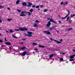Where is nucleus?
I'll use <instances>...</instances> for the list:
<instances>
[{
    "instance_id": "obj_1",
    "label": "nucleus",
    "mask_w": 75,
    "mask_h": 75,
    "mask_svg": "<svg viewBox=\"0 0 75 75\" xmlns=\"http://www.w3.org/2000/svg\"><path fill=\"white\" fill-rule=\"evenodd\" d=\"M25 13H26V11H23L22 12H21V15H20V16L21 17H24V16H25V15L24 14H25Z\"/></svg>"
},
{
    "instance_id": "obj_2",
    "label": "nucleus",
    "mask_w": 75,
    "mask_h": 75,
    "mask_svg": "<svg viewBox=\"0 0 75 75\" xmlns=\"http://www.w3.org/2000/svg\"><path fill=\"white\" fill-rule=\"evenodd\" d=\"M28 36L27 37H32V35H31L30 34H33V32H28Z\"/></svg>"
},
{
    "instance_id": "obj_3",
    "label": "nucleus",
    "mask_w": 75,
    "mask_h": 75,
    "mask_svg": "<svg viewBox=\"0 0 75 75\" xmlns=\"http://www.w3.org/2000/svg\"><path fill=\"white\" fill-rule=\"evenodd\" d=\"M50 21V22H52V23H55V24H57V22L54 21L52 19H50V21Z\"/></svg>"
},
{
    "instance_id": "obj_4",
    "label": "nucleus",
    "mask_w": 75,
    "mask_h": 75,
    "mask_svg": "<svg viewBox=\"0 0 75 75\" xmlns=\"http://www.w3.org/2000/svg\"><path fill=\"white\" fill-rule=\"evenodd\" d=\"M27 54V52H23L22 53L21 55L22 56H25Z\"/></svg>"
},
{
    "instance_id": "obj_5",
    "label": "nucleus",
    "mask_w": 75,
    "mask_h": 75,
    "mask_svg": "<svg viewBox=\"0 0 75 75\" xmlns=\"http://www.w3.org/2000/svg\"><path fill=\"white\" fill-rule=\"evenodd\" d=\"M44 33L47 35H49V34L51 35V33L48 31H44Z\"/></svg>"
},
{
    "instance_id": "obj_6",
    "label": "nucleus",
    "mask_w": 75,
    "mask_h": 75,
    "mask_svg": "<svg viewBox=\"0 0 75 75\" xmlns=\"http://www.w3.org/2000/svg\"><path fill=\"white\" fill-rule=\"evenodd\" d=\"M51 25V22L50 21H49L47 23L46 25V27H50Z\"/></svg>"
},
{
    "instance_id": "obj_7",
    "label": "nucleus",
    "mask_w": 75,
    "mask_h": 75,
    "mask_svg": "<svg viewBox=\"0 0 75 75\" xmlns=\"http://www.w3.org/2000/svg\"><path fill=\"white\" fill-rule=\"evenodd\" d=\"M26 14L28 16H31L32 14L31 13H30V12H26Z\"/></svg>"
},
{
    "instance_id": "obj_8",
    "label": "nucleus",
    "mask_w": 75,
    "mask_h": 75,
    "mask_svg": "<svg viewBox=\"0 0 75 75\" xmlns=\"http://www.w3.org/2000/svg\"><path fill=\"white\" fill-rule=\"evenodd\" d=\"M33 5V4L30 3H28V4L27 5V7H31Z\"/></svg>"
},
{
    "instance_id": "obj_9",
    "label": "nucleus",
    "mask_w": 75,
    "mask_h": 75,
    "mask_svg": "<svg viewBox=\"0 0 75 75\" xmlns=\"http://www.w3.org/2000/svg\"><path fill=\"white\" fill-rule=\"evenodd\" d=\"M22 5L23 6H26L27 7V3L25 2H23L22 3Z\"/></svg>"
},
{
    "instance_id": "obj_10",
    "label": "nucleus",
    "mask_w": 75,
    "mask_h": 75,
    "mask_svg": "<svg viewBox=\"0 0 75 75\" xmlns=\"http://www.w3.org/2000/svg\"><path fill=\"white\" fill-rule=\"evenodd\" d=\"M19 30L20 31H24V28H19Z\"/></svg>"
},
{
    "instance_id": "obj_11",
    "label": "nucleus",
    "mask_w": 75,
    "mask_h": 75,
    "mask_svg": "<svg viewBox=\"0 0 75 75\" xmlns=\"http://www.w3.org/2000/svg\"><path fill=\"white\" fill-rule=\"evenodd\" d=\"M26 49L25 47H22L20 48V50H24L25 49Z\"/></svg>"
},
{
    "instance_id": "obj_12",
    "label": "nucleus",
    "mask_w": 75,
    "mask_h": 75,
    "mask_svg": "<svg viewBox=\"0 0 75 75\" xmlns=\"http://www.w3.org/2000/svg\"><path fill=\"white\" fill-rule=\"evenodd\" d=\"M53 41H56L57 43H58V44H60V43H61L62 42L59 41H57V40H53Z\"/></svg>"
},
{
    "instance_id": "obj_13",
    "label": "nucleus",
    "mask_w": 75,
    "mask_h": 75,
    "mask_svg": "<svg viewBox=\"0 0 75 75\" xmlns=\"http://www.w3.org/2000/svg\"><path fill=\"white\" fill-rule=\"evenodd\" d=\"M74 57H75V55H74L73 56H71L70 57V58H71V59H73V58H74Z\"/></svg>"
},
{
    "instance_id": "obj_14",
    "label": "nucleus",
    "mask_w": 75,
    "mask_h": 75,
    "mask_svg": "<svg viewBox=\"0 0 75 75\" xmlns=\"http://www.w3.org/2000/svg\"><path fill=\"white\" fill-rule=\"evenodd\" d=\"M72 22V21L71 20V19H69V23L70 24H71Z\"/></svg>"
},
{
    "instance_id": "obj_15",
    "label": "nucleus",
    "mask_w": 75,
    "mask_h": 75,
    "mask_svg": "<svg viewBox=\"0 0 75 75\" xmlns=\"http://www.w3.org/2000/svg\"><path fill=\"white\" fill-rule=\"evenodd\" d=\"M19 2H20V0H18L16 2V4H19Z\"/></svg>"
},
{
    "instance_id": "obj_16",
    "label": "nucleus",
    "mask_w": 75,
    "mask_h": 75,
    "mask_svg": "<svg viewBox=\"0 0 75 75\" xmlns=\"http://www.w3.org/2000/svg\"><path fill=\"white\" fill-rule=\"evenodd\" d=\"M6 44L7 45H10L11 44V43H10V42H7L6 43Z\"/></svg>"
},
{
    "instance_id": "obj_17",
    "label": "nucleus",
    "mask_w": 75,
    "mask_h": 75,
    "mask_svg": "<svg viewBox=\"0 0 75 75\" xmlns=\"http://www.w3.org/2000/svg\"><path fill=\"white\" fill-rule=\"evenodd\" d=\"M67 11H68V14L66 15L67 16H69V13H70V11H69L68 10H67Z\"/></svg>"
},
{
    "instance_id": "obj_18",
    "label": "nucleus",
    "mask_w": 75,
    "mask_h": 75,
    "mask_svg": "<svg viewBox=\"0 0 75 75\" xmlns=\"http://www.w3.org/2000/svg\"><path fill=\"white\" fill-rule=\"evenodd\" d=\"M48 11V9H45L44 11H43L44 12H47V11Z\"/></svg>"
},
{
    "instance_id": "obj_19",
    "label": "nucleus",
    "mask_w": 75,
    "mask_h": 75,
    "mask_svg": "<svg viewBox=\"0 0 75 75\" xmlns=\"http://www.w3.org/2000/svg\"><path fill=\"white\" fill-rule=\"evenodd\" d=\"M33 26L34 27H38L37 25V24L35 23L34 25Z\"/></svg>"
},
{
    "instance_id": "obj_20",
    "label": "nucleus",
    "mask_w": 75,
    "mask_h": 75,
    "mask_svg": "<svg viewBox=\"0 0 75 75\" xmlns=\"http://www.w3.org/2000/svg\"><path fill=\"white\" fill-rule=\"evenodd\" d=\"M53 56H54V55L53 54H50L49 57L50 58H52V57Z\"/></svg>"
},
{
    "instance_id": "obj_21",
    "label": "nucleus",
    "mask_w": 75,
    "mask_h": 75,
    "mask_svg": "<svg viewBox=\"0 0 75 75\" xmlns=\"http://www.w3.org/2000/svg\"><path fill=\"white\" fill-rule=\"evenodd\" d=\"M39 47H40V48H44V46H42L41 45H39Z\"/></svg>"
},
{
    "instance_id": "obj_22",
    "label": "nucleus",
    "mask_w": 75,
    "mask_h": 75,
    "mask_svg": "<svg viewBox=\"0 0 75 75\" xmlns=\"http://www.w3.org/2000/svg\"><path fill=\"white\" fill-rule=\"evenodd\" d=\"M4 8V6H2L1 5H0V9H1V8Z\"/></svg>"
},
{
    "instance_id": "obj_23",
    "label": "nucleus",
    "mask_w": 75,
    "mask_h": 75,
    "mask_svg": "<svg viewBox=\"0 0 75 75\" xmlns=\"http://www.w3.org/2000/svg\"><path fill=\"white\" fill-rule=\"evenodd\" d=\"M75 16V14H74L73 15H70V17H72Z\"/></svg>"
},
{
    "instance_id": "obj_24",
    "label": "nucleus",
    "mask_w": 75,
    "mask_h": 75,
    "mask_svg": "<svg viewBox=\"0 0 75 75\" xmlns=\"http://www.w3.org/2000/svg\"><path fill=\"white\" fill-rule=\"evenodd\" d=\"M17 11L19 13H20V12H21V10H20L19 9H17Z\"/></svg>"
},
{
    "instance_id": "obj_25",
    "label": "nucleus",
    "mask_w": 75,
    "mask_h": 75,
    "mask_svg": "<svg viewBox=\"0 0 75 75\" xmlns=\"http://www.w3.org/2000/svg\"><path fill=\"white\" fill-rule=\"evenodd\" d=\"M7 21H11L12 20V19H10V18H8L7 20Z\"/></svg>"
},
{
    "instance_id": "obj_26",
    "label": "nucleus",
    "mask_w": 75,
    "mask_h": 75,
    "mask_svg": "<svg viewBox=\"0 0 75 75\" xmlns=\"http://www.w3.org/2000/svg\"><path fill=\"white\" fill-rule=\"evenodd\" d=\"M67 16L66 15L64 18H62V20H64V19H65V18H67Z\"/></svg>"
},
{
    "instance_id": "obj_27",
    "label": "nucleus",
    "mask_w": 75,
    "mask_h": 75,
    "mask_svg": "<svg viewBox=\"0 0 75 75\" xmlns=\"http://www.w3.org/2000/svg\"><path fill=\"white\" fill-rule=\"evenodd\" d=\"M24 30H25V31H27V30H28V29L23 28V31H24Z\"/></svg>"
},
{
    "instance_id": "obj_28",
    "label": "nucleus",
    "mask_w": 75,
    "mask_h": 75,
    "mask_svg": "<svg viewBox=\"0 0 75 75\" xmlns=\"http://www.w3.org/2000/svg\"><path fill=\"white\" fill-rule=\"evenodd\" d=\"M30 12L32 13V12H33V9H31V10H30Z\"/></svg>"
},
{
    "instance_id": "obj_29",
    "label": "nucleus",
    "mask_w": 75,
    "mask_h": 75,
    "mask_svg": "<svg viewBox=\"0 0 75 75\" xmlns=\"http://www.w3.org/2000/svg\"><path fill=\"white\" fill-rule=\"evenodd\" d=\"M32 44L33 45H37V44L35 43H33Z\"/></svg>"
},
{
    "instance_id": "obj_30",
    "label": "nucleus",
    "mask_w": 75,
    "mask_h": 75,
    "mask_svg": "<svg viewBox=\"0 0 75 75\" xmlns=\"http://www.w3.org/2000/svg\"><path fill=\"white\" fill-rule=\"evenodd\" d=\"M72 29V28H70L68 30L69 31H70Z\"/></svg>"
},
{
    "instance_id": "obj_31",
    "label": "nucleus",
    "mask_w": 75,
    "mask_h": 75,
    "mask_svg": "<svg viewBox=\"0 0 75 75\" xmlns=\"http://www.w3.org/2000/svg\"><path fill=\"white\" fill-rule=\"evenodd\" d=\"M12 36H13V37L14 38H17V37L14 36V35L13 34L12 35Z\"/></svg>"
},
{
    "instance_id": "obj_32",
    "label": "nucleus",
    "mask_w": 75,
    "mask_h": 75,
    "mask_svg": "<svg viewBox=\"0 0 75 75\" xmlns=\"http://www.w3.org/2000/svg\"><path fill=\"white\" fill-rule=\"evenodd\" d=\"M69 61H74V59H69Z\"/></svg>"
},
{
    "instance_id": "obj_33",
    "label": "nucleus",
    "mask_w": 75,
    "mask_h": 75,
    "mask_svg": "<svg viewBox=\"0 0 75 75\" xmlns=\"http://www.w3.org/2000/svg\"><path fill=\"white\" fill-rule=\"evenodd\" d=\"M10 33H13V32H14L13 31V30H10Z\"/></svg>"
},
{
    "instance_id": "obj_34",
    "label": "nucleus",
    "mask_w": 75,
    "mask_h": 75,
    "mask_svg": "<svg viewBox=\"0 0 75 75\" xmlns=\"http://www.w3.org/2000/svg\"><path fill=\"white\" fill-rule=\"evenodd\" d=\"M24 35H25V36H28V34H27L25 33H24Z\"/></svg>"
},
{
    "instance_id": "obj_35",
    "label": "nucleus",
    "mask_w": 75,
    "mask_h": 75,
    "mask_svg": "<svg viewBox=\"0 0 75 75\" xmlns=\"http://www.w3.org/2000/svg\"><path fill=\"white\" fill-rule=\"evenodd\" d=\"M39 7H40V6H36V8H39Z\"/></svg>"
},
{
    "instance_id": "obj_36",
    "label": "nucleus",
    "mask_w": 75,
    "mask_h": 75,
    "mask_svg": "<svg viewBox=\"0 0 75 75\" xmlns=\"http://www.w3.org/2000/svg\"><path fill=\"white\" fill-rule=\"evenodd\" d=\"M15 31H19V29H15Z\"/></svg>"
},
{
    "instance_id": "obj_37",
    "label": "nucleus",
    "mask_w": 75,
    "mask_h": 75,
    "mask_svg": "<svg viewBox=\"0 0 75 75\" xmlns=\"http://www.w3.org/2000/svg\"><path fill=\"white\" fill-rule=\"evenodd\" d=\"M54 28V27H52V28H50V30H52V29Z\"/></svg>"
},
{
    "instance_id": "obj_38",
    "label": "nucleus",
    "mask_w": 75,
    "mask_h": 75,
    "mask_svg": "<svg viewBox=\"0 0 75 75\" xmlns=\"http://www.w3.org/2000/svg\"><path fill=\"white\" fill-rule=\"evenodd\" d=\"M39 21H38V20H37L35 21L36 23H39Z\"/></svg>"
},
{
    "instance_id": "obj_39",
    "label": "nucleus",
    "mask_w": 75,
    "mask_h": 75,
    "mask_svg": "<svg viewBox=\"0 0 75 75\" xmlns=\"http://www.w3.org/2000/svg\"><path fill=\"white\" fill-rule=\"evenodd\" d=\"M63 60V58H62L60 59V60L61 61H62Z\"/></svg>"
},
{
    "instance_id": "obj_40",
    "label": "nucleus",
    "mask_w": 75,
    "mask_h": 75,
    "mask_svg": "<svg viewBox=\"0 0 75 75\" xmlns=\"http://www.w3.org/2000/svg\"><path fill=\"white\" fill-rule=\"evenodd\" d=\"M63 3H64V2H63V1H62L61 2L60 4H63Z\"/></svg>"
},
{
    "instance_id": "obj_41",
    "label": "nucleus",
    "mask_w": 75,
    "mask_h": 75,
    "mask_svg": "<svg viewBox=\"0 0 75 75\" xmlns=\"http://www.w3.org/2000/svg\"><path fill=\"white\" fill-rule=\"evenodd\" d=\"M69 17H68L67 18V21H68V20H69Z\"/></svg>"
},
{
    "instance_id": "obj_42",
    "label": "nucleus",
    "mask_w": 75,
    "mask_h": 75,
    "mask_svg": "<svg viewBox=\"0 0 75 75\" xmlns=\"http://www.w3.org/2000/svg\"><path fill=\"white\" fill-rule=\"evenodd\" d=\"M3 42V41L2 40H0V42Z\"/></svg>"
},
{
    "instance_id": "obj_43",
    "label": "nucleus",
    "mask_w": 75,
    "mask_h": 75,
    "mask_svg": "<svg viewBox=\"0 0 75 75\" xmlns=\"http://www.w3.org/2000/svg\"><path fill=\"white\" fill-rule=\"evenodd\" d=\"M34 50H35V51H38V49L37 48H35L34 49Z\"/></svg>"
},
{
    "instance_id": "obj_44",
    "label": "nucleus",
    "mask_w": 75,
    "mask_h": 75,
    "mask_svg": "<svg viewBox=\"0 0 75 75\" xmlns=\"http://www.w3.org/2000/svg\"><path fill=\"white\" fill-rule=\"evenodd\" d=\"M43 6H43V5L40 6V7H43Z\"/></svg>"
},
{
    "instance_id": "obj_45",
    "label": "nucleus",
    "mask_w": 75,
    "mask_h": 75,
    "mask_svg": "<svg viewBox=\"0 0 75 75\" xmlns=\"http://www.w3.org/2000/svg\"><path fill=\"white\" fill-rule=\"evenodd\" d=\"M68 2H65V4H68Z\"/></svg>"
},
{
    "instance_id": "obj_46",
    "label": "nucleus",
    "mask_w": 75,
    "mask_h": 75,
    "mask_svg": "<svg viewBox=\"0 0 75 75\" xmlns=\"http://www.w3.org/2000/svg\"><path fill=\"white\" fill-rule=\"evenodd\" d=\"M6 33H9V32L8 31V30H6Z\"/></svg>"
},
{
    "instance_id": "obj_47",
    "label": "nucleus",
    "mask_w": 75,
    "mask_h": 75,
    "mask_svg": "<svg viewBox=\"0 0 75 75\" xmlns=\"http://www.w3.org/2000/svg\"><path fill=\"white\" fill-rule=\"evenodd\" d=\"M32 7L34 8V7H35V5H33V6H32Z\"/></svg>"
},
{
    "instance_id": "obj_48",
    "label": "nucleus",
    "mask_w": 75,
    "mask_h": 75,
    "mask_svg": "<svg viewBox=\"0 0 75 75\" xmlns=\"http://www.w3.org/2000/svg\"><path fill=\"white\" fill-rule=\"evenodd\" d=\"M50 40H51V41H53V39L52 38H50Z\"/></svg>"
},
{
    "instance_id": "obj_49",
    "label": "nucleus",
    "mask_w": 75,
    "mask_h": 75,
    "mask_svg": "<svg viewBox=\"0 0 75 75\" xmlns=\"http://www.w3.org/2000/svg\"><path fill=\"white\" fill-rule=\"evenodd\" d=\"M47 20H50V18H47Z\"/></svg>"
},
{
    "instance_id": "obj_50",
    "label": "nucleus",
    "mask_w": 75,
    "mask_h": 75,
    "mask_svg": "<svg viewBox=\"0 0 75 75\" xmlns=\"http://www.w3.org/2000/svg\"><path fill=\"white\" fill-rule=\"evenodd\" d=\"M0 23H2V21H1V19L0 18Z\"/></svg>"
},
{
    "instance_id": "obj_51",
    "label": "nucleus",
    "mask_w": 75,
    "mask_h": 75,
    "mask_svg": "<svg viewBox=\"0 0 75 75\" xmlns=\"http://www.w3.org/2000/svg\"><path fill=\"white\" fill-rule=\"evenodd\" d=\"M4 47V45H2L1 46V47Z\"/></svg>"
},
{
    "instance_id": "obj_52",
    "label": "nucleus",
    "mask_w": 75,
    "mask_h": 75,
    "mask_svg": "<svg viewBox=\"0 0 75 75\" xmlns=\"http://www.w3.org/2000/svg\"><path fill=\"white\" fill-rule=\"evenodd\" d=\"M20 43L21 44H24V43L22 42H20Z\"/></svg>"
},
{
    "instance_id": "obj_53",
    "label": "nucleus",
    "mask_w": 75,
    "mask_h": 75,
    "mask_svg": "<svg viewBox=\"0 0 75 75\" xmlns=\"http://www.w3.org/2000/svg\"><path fill=\"white\" fill-rule=\"evenodd\" d=\"M58 17L59 18H61V16H58Z\"/></svg>"
},
{
    "instance_id": "obj_54",
    "label": "nucleus",
    "mask_w": 75,
    "mask_h": 75,
    "mask_svg": "<svg viewBox=\"0 0 75 75\" xmlns=\"http://www.w3.org/2000/svg\"><path fill=\"white\" fill-rule=\"evenodd\" d=\"M63 6H65V3H63Z\"/></svg>"
},
{
    "instance_id": "obj_55",
    "label": "nucleus",
    "mask_w": 75,
    "mask_h": 75,
    "mask_svg": "<svg viewBox=\"0 0 75 75\" xmlns=\"http://www.w3.org/2000/svg\"><path fill=\"white\" fill-rule=\"evenodd\" d=\"M8 9L9 10H10V9L9 8H8Z\"/></svg>"
},
{
    "instance_id": "obj_56",
    "label": "nucleus",
    "mask_w": 75,
    "mask_h": 75,
    "mask_svg": "<svg viewBox=\"0 0 75 75\" xmlns=\"http://www.w3.org/2000/svg\"><path fill=\"white\" fill-rule=\"evenodd\" d=\"M5 41H7V40H6V38H5Z\"/></svg>"
},
{
    "instance_id": "obj_57",
    "label": "nucleus",
    "mask_w": 75,
    "mask_h": 75,
    "mask_svg": "<svg viewBox=\"0 0 75 75\" xmlns=\"http://www.w3.org/2000/svg\"><path fill=\"white\" fill-rule=\"evenodd\" d=\"M62 54L63 55H64V54H65V53H62Z\"/></svg>"
},
{
    "instance_id": "obj_58",
    "label": "nucleus",
    "mask_w": 75,
    "mask_h": 75,
    "mask_svg": "<svg viewBox=\"0 0 75 75\" xmlns=\"http://www.w3.org/2000/svg\"><path fill=\"white\" fill-rule=\"evenodd\" d=\"M62 41H63V40L62 39H61L60 40V41H61V42H62Z\"/></svg>"
},
{
    "instance_id": "obj_59",
    "label": "nucleus",
    "mask_w": 75,
    "mask_h": 75,
    "mask_svg": "<svg viewBox=\"0 0 75 75\" xmlns=\"http://www.w3.org/2000/svg\"><path fill=\"white\" fill-rule=\"evenodd\" d=\"M59 23H61V21H59Z\"/></svg>"
},
{
    "instance_id": "obj_60",
    "label": "nucleus",
    "mask_w": 75,
    "mask_h": 75,
    "mask_svg": "<svg viewBox=\"0 0 75 75\" xmlns=\"http://www.w3.org/2000/svg\"><path fill=\"white\" fill-rule=\"evenodd\" d=\"M9 47V48L10 49H11V47Z\"/></svg>"
},
{
    "instance_id": "obj_61",
    "label": "nucleus",
    "mask_w": 75,
    "mask_h": 75,
    "mask_svg": "<svg viewBox=\"0 0 75 75\" xmlns=\"http://www.w3.org/2000/svg\"><path fill=\"white\" fill-rule=\"evenodd\" d=\"M57 33H59V31H57Z\"/></svg>"
},
{
    "instance_id": "obj_62",
    "label": "nucleus",
    "mask_w": 75,
    "mask_h": 75,
    "mask_svg": "<svg viewBox=\"0 0 75 75\" xmlns=\"http://www.w3.org/2000/svg\"><path fill=\"white\" fill-rule=\"evenodd\" d=\"M23 40H24L25 41V39H23Z\"/></svg>"
},
{
    "instance_id": "obj_63",
    "label": "nucleus",
    "mask_w": 75,
    "mask_h": 75,
    "mask_svg": "<svg viewBox=\"0 0 75 75\" xmlns=\"http://www.w3.org/2000/svg\"><path fill=\"white\" fill-rule=\"evenodd\" d=\"M38 10H40V8H38Z\"/></svg>"
},
{
    "instance_id": "obj_64",
    "label": "nucleus",
    "mask_w": 75,
    "mask_h": 75,
    "mask_svg": "<svg viewBox=\"0 0 75 75\" xmlns=\"http://www.w3.org/2000/svg\"><path fill=\"white\" fill-rule=\"evenodd\" d=\"M66 63H67L68 64V62H66Z\"/></svg>"
}]
</instances>
